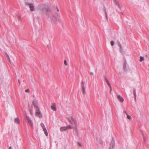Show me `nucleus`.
Returning <instances> with one entry per match:
<instances>
[{"label":"nucleus","instance_id":"f257e3e1","mask_svg":"<svg viewBox=\"0 0 149 149\" xmlns=\"http://www.w3.org/2000/svg\"><path fill=\"white\" fill-rule=\"evenodd\" d=\"M68 120L71 124L72 125H74L75 127H76L77 123L76 119L72 117H70L69 118H67Z\"/></svg>","mask_w":149,"mask_h":149},{"label":"nucleus","instance_id":"f03ea898","mask_svg":"<svg viewBox=\"0 0 149 149\" xmlns=\"http://www.w3.org/2000/svg\"><path fill=\"white\" fill-rule=\"evenodd\" d=\"M25 4L26 5L29 6L30 10L31 11H34L35 9L33 4L26 2L25 3Z\"/></svg>","mask_w":149,"mask_h":149},{"label":"nucleus","instance_id":"7ed1b4c3","mask_svg":"<svg viewBox=\"0 0 149 149\" xmlns=\"http://www.w3.org/2000/svg\"><path fill=\"white\" fill-rule=\"evenodd\" d=\"M115 146V141L113 138L111 141L109 149H113Z\"/></svg>","mask_w":149,"mask_h":149},{"label":"nucleus","instance_id":"20e7f679","mask_svg":"<svg viewBox=\"0 0 149 149\" xmlns=\"http://www.w3.org/2000/svg\"><path fill=\"white\" fill-rule=\"evenodd\" d=\"M36 116H38L40 118H41L42 117V113H41V112L38 109V108H36Z\"/></svg>","mask_w":149,"mask_h":149},{"label":"nucleus","instance_id":"39448f33","mask_svg":"<svg viewBox=\"0 0 149 149\" xmlns=\"http://www.w3.org/2000/svg\"><path fill=\"white\" fill-rule=\"evenodd\" d=\"M85 82L84 81L81 82V87L82 90V93L83 94H84L85 93Z\"/></svg>","mask_w":149,"mask_h":149},{"label":"nucleus","instance_id":"423d86ee","mask_svg":"<svg viewBox=\"0 0 149 149\" xmlns=\"http://www.w3.org/2000/svg\"><path fill=\"white\" fill-rule=\"evenodd\" d=\"M33 104L36 109L38 108V101L36 99H34L33 101L32 102Z\"/></svg>","mask_w":149,"mask_h":149},{"label":"nucleus","instance_id":"0eeeda50","mask_svg":"<svg viewBox=\"0 0 149 149\" xmlns=\"http://www.w3.org/2000/svg\"><path fill=\"white\" fill-rule=\"evenodd\" d=\"M104 79L106 81L108 85L109 86V87L110 88V91H111L112 90L111 86L109 82V81L108 80L107 78V77L106 76L104 77Z\"/></svg>","mask_w":149,"mask_h":149},{"label":"nucleus","instance_id":"6e6552de","mask_svg":"<svg viewBox=\"0 0 149 149\" xmlns=\"http://www.w3.org/2000/svg\"><path fill=\"white\" fill-rule=\"evenodd\" d=\"M27 121L28 124L30 126H33V122L32 120L29 118H27Z\"/></svg>","mask_w":149,"mask_h":149},{"label":"nucleus","instance_id":"1a4fd4ad","mask_svg":"<svg viewBox=\"0 0 149 149\" xmlns=\"http://www.w3.org/2000/svg\"><path fill=\"white\" fill-rule=\"evenodd\" d=\"M56 8L57 9V10L58 11V12H57L56 13V16H57L58 17H60V15L59 13V10L58 8V7L57 6H56Z\"/></svg>","mask_w":149,"mask_h":149},{"label":"nucleus","instance_id":"9d476101","mask_svg":"<svg viewBox=\"0 0 149 149\" xmlns=\"http://www.w3.org/2000/svg\"><path fill=\"white\" fill-rule=\"evenodd\" d=\"M118 98L121 102H123L124 101L123 98L120 95H118Z\"/></svg>","mask_w":149,"mask_h":149},{"label":"nucleus","instance_id":"9b49d317","mask_svg":"<svg viewBox=\"0 0 149 149\" xmlns=\"http://www.w3.org/2000/svg\"><path fill=\"white\" fill-rule=\"evenodd\" d=\"M52 109L54 111H55L56 110V105L54 104H52L51 106Z\"/></svg>","mask_w":149,"mask_h":149},{"label":"nucleus","instance_id":"f8f14e48","mask_svg":"<svg viewBox=\"0 0 149 149\" xmlns=\"http://www.w3.org/2000/svg\"><path fill=\"white\" fill-rule=\"evenodd\" d=\"M67 129V127H63L60 128V130L61 131L63 132L66 131Z\"/></svg>","mask_w":149,"mask_h":149},{"label":"nucleus","instance_id":"ddd939ff","mask_svg":"<svg viewBox=\"0 0 149 149\" xmlns=\"http://www.w3.org/2000/svg\"><path fill=\"white\" fill-rule=\"evenodd\" d=\"M14 122L15 123L17 124H19V121L18 118H15L14 120Z\"/></svg>","mask_w":149,"mask_h":149},{"label":"nucleus","instance_id":"4468645a","mask_svg":"<svg viewBox=\"0 0 149 149\" xmlns=\"http://www.w3.org/2000/svg\"><path fill=\"white\" fill-rule=\"evenodd\" d=\"M127 64V62L126 61H125L123 65V69L125 71L127 70L126 69V65Z\"/></svg>","mask_w":149,"mask_h":149},{"label":"nucleus","instance_id":"2eb2a0df","mask_svg":"<svg viewBox=\"0 0 149 149\" xmlns=\"http://www.w3.org/2000/svg\"><path fill=\"white\" fill-rule=\"evenodd\" d=\"M45 12L46 13H47L49 12L50 11V10L49 8L48 7H47L46 8H45Z\"/></svg>","mask_w":149,"mask_h":149},{"label":"nucleus","instance_id":"dca6fc26","mask_svg":"<svg viewBox=\"0 0 149 149\" xmlns=\"http://www.w3.org/2000/svg\"><path fill=\"white\" fill-rule=\"evenodd\" d=\"M44 133L47 136L48 135V132H47V130L46 129L43 130Z\"/></svg>","mask_w":149,"mask_h":149},{"label":"nucleus","instance_id":"f3484780","mask_svg":"<svg viewBox=\"0 0 149 149\" xmlns=\"http://www.w3.org/2000/svg\"><path fill=\"white\" fill-rule=\"evenodd\" d=\"M133 92H134V96L135 97V100H136V91L135 88H134L133 89Z\"/></svg>","mask_w":149,"mask_h":149},{"label":"nucleus","instance_id":"a211bd4d","mask_svg":"<svg viewBox=\"0 0 149 149\" xmlns=\"http://www.w3.org/2000/svg\"><path fill=\"white\" fill-rule=\"evenodd\" d=\"M116 5H117V6H118L119 8L120 9L121 8V7L120 6V5L118 1H116Z\"/></svg>","mask_w":149,"mask_h":149},{"label":"nucleus","instance_id":"6ab92c4d","mask_svg":"<svg viewBox=\"0 0 149 149\" xmlns=\"http://www.w3.org/2000/svg\"><path fill=\"white\" fill-rule=\"evenodd\" d=\"M144 60V58L143 57L141 56H140L139 61L140 62H142Z\"/></svg>","mask_w":149,"mask_h":149},{"label":"nucleus","instance_id":"aec40b11","mask_svg":"<svg viewBox=\"0 0 149 149\" xmlns=\"http://www.w3.org/2000/svg\"><path fill=\"white\" fill-rule=\"evenodd\" d=\"M66 127H67V128L70 129H72L73 128V127L71 125H68Z\"/></svg>","mask_w":149,"mask_h":149},{"label":"nucleus","instance_id":"412c9836","mask_svg":"<svg viewBox=\"0 0 149 149\" xmlns=\"http://www.w3.org/2000/svg\"><path fill=\"white\" fill-rule=\"evenodd\" d=\"M127 117L128 119H129L130 120H131L132 119V117L128 115V114H127Z\"/></svg>","mask_w":149,"mask_h":149},{"label":"nucleus","instance_id":"4be33fe9","mask_svg":"<svg viewBox=\"0 0 149 149\" xmlns=\"http://www.w3.org/2000/svg\"><path fill=\"white\" fill-rule=\"evenodd\" d=\"M118 44L119 46L120 47V48L121 49L122 48L121 45L120 44V43L119 41H118Z\"/></svg>","mask_w":149,"mask_h":149},{"label":"nucleus","instance_id":"5701e85b","mask_svg":"<svg viewBox=\"0 0 149 149\" xmlns=\"http://www.w3.org/2000/svg\"><path fill=\"white\" fill-rule=\"evenodd\" d=\"M111 44L112 46H113L114 45V42L113 41H111Z\"/></svg>","mask_w":149,"mask_h":149},{"label":"nucleus","instance_id":"b1692460","mask_svg":"<svg viewBox=\"0 0 149 149\" xmlns=\"http://www.w3.org/2000/svg\"><path fill=\"white\" fill-rule=\"evenodd\" d=\"M77 143L78 144L79 146H80L81 147V143H80L78 141L77 142Z\"/></svg>","mask_w":149,"mask_h":149},{"label":"nucleus","instance_id":"393cba45","mask_svg":"<svg viewBox=\"0 0 149 149\" xmlns=\"http://www.w3.org/2000/svg\"><path fill=\"white\" fill-rule=\"evenodd\" d=\"M105 13L106 17V18L107 19V12L106 11H105Z\"/></svg>","mask_w":149,"mask_h":149},{"label":"nucleus","instance_id":"a878e982","mask_svg":"<svg viewBox=\"0 0 149 149\" xmlns=\"http://www.w3.org/2000/svg\"><path fill=\"white\" fill-rule=\"evenodd\" d=\"M40 125H41V126L42 127H45V125H44V124L43 123H41Z\"/></svg>","mask_w":149,"mask_h":149},{"label":"nucleus","instance_id":"bb28decb","mask_svg":"<svg viewBox=\"0 0 149 149\" xmlns=\"http://www.w3.org/2000/svg\"><path fill=\"white\" fill-rule=\"evenodd\" d=\"M25 92L26 93H28L29 92V89H27L25 90Z\"/></svg>","mask_w":149,"mask_h":149},{"label":"nucleus","instance_id":"cd10ccee","mask_svg":"<svg viewBox=\"0 0 149 149\" xmlns=\"http://www.w3.org/2000/svg\"><path fill=\"white\" fill-rule=\"evenodd\" d=\"M64 64L65 65H68V63L66 62V61L65 60H64Z\"/></svg>","mask_w":149,"mask_h":149},{"label":"nucleus","instance_id":"c85d7f7f","mask_svg":"<svg viewBox=\"0 0 149 149\" xmlns=\"http://www.w3.org/2000/svg\"><path fill=\"white\" fill-rule=\"evenodd\" d=\"M123 113H125L127 115V114H128L127 113V111H123Z\"/></svg>","mask_w":149,"mask_h":149},{"label":"nucleus","instance_id":"c756f323","mask_svg":"<svg viewBox=\"0 0 149 149\" xmlns=\"http://www.w3.org/2000/svg\"><path fill=\"white\" fill-rule=\"evenodd\" d=\"M42 129H43V130H45V129H46V127H45V126L44 127H42Z\"/></svg>","mask_w":149,"mask_h":149},{"label":"nucleus","instance_id":"7c9ffc66","mask_svg":"<svg viewBox=\"0 0 149 149\" xmlns=\"http://www.w3.org/2000/svg\"><path fill=\"white\" fill-rule=\"evenodd\" d=\"M12 148V147L11 146H10L9 147V149H11Z\"/></svg>","mask_w":149,"mask_h":149},{"label":"nucleus","instance_id":"2f4dec72","mask_svg":"<svg viewBox=\"0 0 149 149\" xmlns=\"http://www.w3.org/2000/svg\"><path fill=\"white\" fill-rule=\"evenodd\" d=\"M77 136H79V134L78 132H77Z\"/></svg>","mask_w":149,"mask_h":149},{"label":"nucleus","instance_id":"473e14b6","mask_svg":"<svg viewBox=\"0 0 149 149\" xmlns=\"http://www.w3.org/2000/svg\"><path fill=\"white\" fill-rule=\"evenodd\" d=\"M52 20H53V21H54V22H55V21H55V20H54V19H52Z\"/></svg>","mask_w":149,"mask_h":149},{"label":"nucleus","instance_id":"72a5a7b5","mask_svg":"<svg viewBox=\"0 0 149 149\" xmlns=\"http://www.w3.org/2000/svg\"><path fill=\"white\" fill-rule=\"evenodd\" d=\"M91 74H92V75H93V72H91Z\"/></svg>","mask_w":149,"mask_h":149},{"label":"nucleus","instance_id":"f704fd0d","mask_svg":"<svg viewBox=\"0 0 149 149\" xmlns=\"http://www.w3.org/2000/svg\"><path fill=\"white\" fill-rule=\"evenodd\" d=\"M18 82H19V84H20V81H19V80L18 79Z\"/></svg>","mask_w":149,"mask_h":149},{"label":"nucleus","instance_id":"c9c22d12","mask_svg":"<svg viewBox=\"0 0 149 149\" xmlns=\"http://www.w3.org/2000/svg\"><path fill=\"white\" fill-rule=\"evenodd\" d=\"M7 56H8V58H9V56L8 55H7Z\"/></svg>","mask_w":149,"mask_h":149},{"label":"nucleus","instance_id":"e433bc0d","mask_svg":"<svg viewBox=\"0 0 149 149\" xmlns=\"http://www.w3.org/2000/svg\"><path fill=\"white\" fill-rule=\"evenodd\" d=\"M144 140L145 141V139L144 138Z\"/></svg>","mask_w":149,"mask_h":149},{"label":"nucleus","instance_id":"4c0bfd02","mask_svg":"<svg viewBox=\"0 0 149 149\" xmlns=\"http://www.w3.org/2000/svg\"><path fill=\"white\" fill-rule=\"evenodd\" d=\"M115 1H116V0H114Z\"/></svg>","mask_w":149,"mask_h":149}]
</instances>
